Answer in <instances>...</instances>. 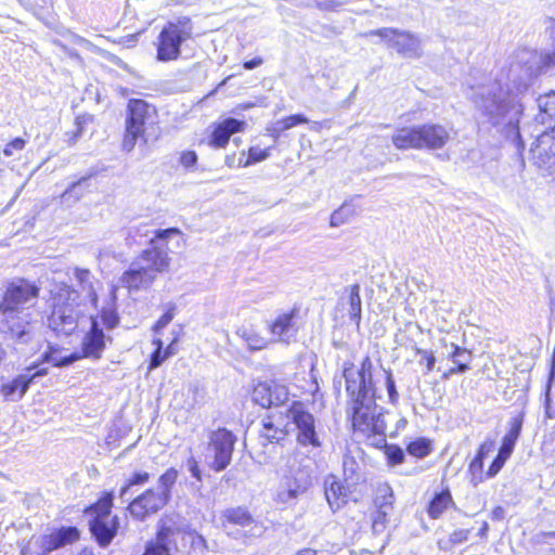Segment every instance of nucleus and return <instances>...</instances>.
I'll return each instance as SVG.
<instances>
[{"mask_svg":"<svg viewBox=\"0 0 555 555\" xmlns=\"http://www.w3.org/2000/svg\"><path fill=\"white\" fill-rule=\"evenodd\" d=\"M453 504V500L449 490H444L434 496L428 506V515L437 519L441 514Z\"/></svg>","mask_w":555,"mask_h":555,"instance_id":"nucleus-36","label":"nucleus"},{"mask_svg":"<svg viewBox=\"0 0 555 555\" xmlns=\"http://www.w3.org/2000/svg\"><path fill=\"white\" fill-rule=\"evenodd\" d=\"M168 503L169 500L164 494L155 488H150L129 503L128 511L133 518L142 521L147 516L156 514Z\"/></svg>","mask_w":555,"mask_h":555,"instance_id":"nucleus-14","label":"nucleus"},{"mask_svg":"<svg viewBox=\"0 0 555 555\" xmlns=\"http://www.w3.org/2000/svg\"><path fill=\"white\" fill-rule=\"evenodd\" d=\"M391 141L398 150H421L418 125L397 129Z\"/></svg>","mask_w":555,"mask_h":555,"instance_id":"nucleus-27","label":"nucleus"},{"mask_svg":"<svg viewBox=\"0 0 555 555\" xmlns=\"http://www.w3.org/2000/svg\"><path fill=\"white\" fill-rule=\"evenodd\" d=\"M78 297V293L66 285L53 297V310L48 322L49 327L57 335L68 336L77 328Z\"/></svg>","mask_w":555,"mask_h":555,"instance_id":"nucleus-5","label":"nucleus"},{"mask_svg":"<svg viewBox=\"0 0 555 555\" xmlns=\"http://www.w3.org/2000/svg\"><path fill=\"white\" fill-rule=\"evenodd\" d=\"M392 509H376L372 518V530L374 533H382L388 522Z\"/></svg>","mask_w":555,"mask_h":555,"instance_id":"nucleus-46","label":"nucleus"},{"mask_svg":"<svg viewBox=\"0 0 555 555\" xmlns=\"http://www.w3.org/2000/svg\"><path fill=\"white\" fill-rule=\"evenodd\" d=\"M377 413H380V406L374 402V399L359 405H352L353 427L364 434H373V423L376 415H378Z\"/></svg>","mask_w":555,"mask_h":555,"instance_id":"nucleus-22","label":"nucleus"},{"mask_svg":"<svg viewBox=\"0 0 555 555\" xmlns=\"http://www.w3.org/2000/svg\"><path fill=\"white\" fill-rule=\"evenodd\" d=\"M236 437L227 428H219L209 435L208 452L212 454L210 467L216 472L224 470L232 461Z\"/></svg>","mask_w":555,"mask_h":555,"instance_id":"nucleus-11","label":"nucleus"},{"mask_svg":"<svg viewBox=\"0 0 555 555\" xmlns=\"http://www.w3.org/2000/svg\"><path fill=\"white\" fill-rule=\"evenodd\" d=\"M175 317V307L169 308L155 323L154 331L159 333L164 327H166Z\"/></svg>","mask_w":555,"mask_h":555,"instance_id":"nucleus-55","label":"nucleus"},{"mask_svg":"<svg viewBox=\"0 0 555 555\" xmlns=\"http://www.w3.org/2000/svg\"><path fill=\"white\" fill-rule=\"evenodd\" d=\"M385 453H386L389 464H391V465H398L404 461V452L398 446H395V444L386 446Z\"/></svg>","mask_w":555,"mask_h":555,"instance_id":"nucleus-48","label":"nucleus"},{"mask_svg":"<svg viewBox=\"0 0 555 555\" xmlns=\"http://www.w3.org/2000/svg\"><path fill=\"white\" fill-rule=\"evenodd\" d=\"M376 418L373 423V434L378 436V442H385L387 422L385 420L384 409L380 406V413H377Z\"/></svg>","mask_w":555,"mask_h":555,"instance_id":"nucleus-47","label":"nucleus"},{"mask_svg":"<svg viewBox=\"0 0 555 555\" xmlns=\"http://www.w3.org/2000/svg\"><path fill=\"white\" fill-rule=\"evenodd\" d=\"M414 351L417 356L422 357V359L420 361L421 363H422V361H425L427 372H431L435 369V364H436V358H435L434 353L431 351H428V350H425V349H422L418 347H415Z\"/></svg>","mask_w":555,"mask_h":555,"instance_id":"nucleus-53","label":"nucleus"},{"mask_svg":"<svg viewBox=\"0 0 555 555\" xmlns=\"http://www.w3.org/2000/svg\"><path fill=\"white\" fill-rule=\"evenodd\" d=\"M251 398L262 408L280 406L288 400V389L274 380L260 382L254 387Z\"/></svg>","mask_w":555,"mask_h":555,"instance_id":"nucleus-16","label":"nucleus"},{"mask_svg":"<svg viewBox=\"0 0 555 555\" xmlns=\"http://www.w3.org/2000/svg\"><path fill=\"white\" fill-rule=\"evenodd\" d=\"M106 340H111V338L106 337L98 322L92 320L91 327L86 333L81 341V359L89 358L99 360L106 347Z\"/></svg>","mask_w":555,"mask_h":555,"instance_id":"nucleus-18","label":"nucleus"},{"mask_svg":"<svg viewBox=\"0 0 555 555\" xmlns=\"http://www.w3.org/2000/svg\"><path fill=\"white\" fill-rule=\"evenodd\" d=\"M178 478V470L175 468L167 469L163 475L159 476L157 481V491L165 495L167 500L171 499V489Z\"/></svg>","mask_w":555,"mask_h":555,"instance_id":"nucleus-38","label":"nucleus"},{"mask_svg":"<svg viewBox=\"0 0 555 555\" xmlns=\"http://www.w3.org/2000/svg\"><path fill=\"white\" fill-rule=\"evenodd\" d=\"M524 423V415L518 414L511 418L509 428L506 435L503 437L502 446L499 451L512 455L516 441L518 440Z\"/></svg>","mask_w":555,"mask_h":555,"instance_id":"nucleus-31","label":"nucleus"},{"mask_svg":"<svg viewBox=\"0 0 555 555\" xmlns=\"http://www.w3.org/2000/svg\"><path fill=\"white\" fill-rule=\"evenodd\" d=\"M406 451L415 457H425L431 451L430 441L425 438L416 439L408 444Z\"/></svg>","mask_w":555,"mask_h":555,"instance_id":"nucleus-44","label":"nucleus"},{"mask_svg":"<svg viewBox=\"0 0 555 555\" xmlns=\"http://www.w3.org/2000/svg\"><path fill=\"white\" fill-rule=\"evenodd\" d=\"M55 0H33L31 4L35 9V14L40 15L44 11H48L53 8Z\"/></svg>","mask_w":555,"mask_h":555,"instance_id":"nucleus-60","label":"nucleus"},{"mask_svg":"<svg viewBox=\"0 0 555 555\" xmlns=\"http://www.w3.org/2000/svg\"><path fill=\"white\" fill-rule=\"evenodd\" d=\"M353 214L354 209L351 205L343 204L338 209H336L332 214L330 221L331 227L336 228L348 222Z\"/></svg>","mask_w":555,"mask_h":555,"instance_id":"nucleus-45","label":"nucleus"},{"mask_svg":"<svg viewBox=\"0 0 555 555\" xmlns=\"http://www.w3.org/2000/svg\"><path fill=\"white\" fill-rule=\"evenodd\" d=\"M349 317L359 328L361 323L362 301L360 296V285L353 284L348 289Z\"/></svg>","mask_w":555,"mask_h":555,"instance_id":"nucleus-33","label":"nucleus"},{"mask_svg":"<svg viewBox=\"0 0 555 555\" xmlns=\"http://www.w3.org/2000/svg\"><path fill=\"white\" fill-rule=\"evenodd\" d=\"M114 501V493L104 492L103 495L92 505L89 506L88 512L93 514L92 518H108Z\"/></svg>","mask_w":555,"mask_h":555,"instance_id":"nucleus-35","label":"nucleus"},{"mask_svg":"<svg viewBox=\"0 0 555 555\" xmlns=\"http://www.w3.org/2000/svg\"><path fill=\"white\" fill-rule=\"evenodd\" d=\"M344 2L338 0L317 1V7L322 11H336Z\"/></svg>","mask_w":555,"mask_h":555,"instance_id":"nucleus-62","label":"nucleus"},{"mask_svg":"<svg viewBox=\"0 0 555 555\" xmlns=\"http://www.w3.org/2000/svg\"><path fill=\"white\" fill-rule=\"evenodd\" d=\"M262 429L260 430V437L266 439L270 443H279L288 434V421L287 414L271 413L264 416L261 421Z\"/></svg>","mask_w":555,"mask_h":555,"instance_id":"nucleus-21","label":"nucleus"},{"mask_svg":"<svg viewBox=\"0 0 555 555\" xmlns=\"http://www.w3.org/2000/svg\"><path fill=\"white\" fill-rule=\"evenodd\" d=\"M374 505L376 509H393V492L388 485L377 488Z\"/></svg>","mask_w":555,"mask_h":555,"instance_id":"nucleus-40","label":"nucleus"},{"mask_svg":"<svg viewBox=\"0 0 555 555\" xmlns=\"http://www.w3.org/2000/svg\"><path fill=\"white\" fill-rule=\"evenodd\" d=\"M287 421H291L295 426L298 444L311 448L321 447V440L315 430V418L302 402L295 401L292 403L291 408L287 409Z\"/></svg>","mask_w":555,"mask_h":555,"instance_id":"nucleus-9","label":"nucleus"},{"mask_svg":"<svg viewBox=\"0 0 555 555\" xmlns=\"http://www.w3.org/2000/svg\"><path fill=\"white\" fill-rule=\"evenodd\" d=\"M102 321L107 328H114L118 324L119 318L115 310L108 309L102 311Z\"/></svg>","mask_w":555,"mask_h":555,"instance_id":"nucleus-57","label":"nucleus"},{"mask_svg":"<svg viewBox=\"0 0 555 555\" xmlns=\"http://www.w3.org/2000/svg\"><path fill=\"white\" fill-rule=\"evenodd\" d=\"M169 529H162L155 542H150L143 555H169V550L166 544Z\"/></svg>","mask_w":555,"mask_h":555,"instance_id":"nucleus-41","label":"nucleus"},{"mask_svg":"<svg viewBox=\"0 0 555 555\" xmlns=\"http://www.w3.org/2000/svg\"><path fill=\"white\" fill-rule=\"evenodd\" d=\"M509 457V455L499 451L495 459L492 461L489 469L486 473L487 478L494 477L504 466L506 460Z\"/></svg>","mask_w":555,"mask_h":555,"instance_id":"nucleus-50","label":"nucleus"},{"mask_svg":"<svg viewBox=\"0 0 555 555\" xmlns=\"http://www.w3.org/2000/svg\"><path fill=\"white\" fill-rule=\"evenodd\" d=\"M160 230H153L152 225L145 222L131 225L125 230L126 245L132 247L134 245H142L145 242H149L151 245V238Z\"/></svg>","mask_w":555,"mask_h":555,"instance_id":"nucleus-29","label":"nucleus"},{"mask_svg":"<svg viewBox=\"0 0 555 555\" xmlns=\"http://www.w3.org/2000/svg\"><path fill=\"white\" fill-rule=\"evenodd\" d=\"M534 165L545 172H555V126L540 134L531 147Z\"/></svg>","mask_w":555,"mask_h":555,"instance_id":"nucleus-15","label":"nucleus"},{"mask_svg":"<svg viewBox=\"0 0 555 555\" xmlns=\"http://www.w3.org/2000/svg\"><path fill=\"white\" fill-rule=\"evenodd\" d=\"M25 144L26 142L24 139L16 138L5 145V147L3 149V154L7 157H11L14 155L15 151H22L25 147Z\"/></svg>","mask_w":555,"mask_h":555,"instance_id":"nucleus-56","label":"nucleus"},{"mask_svg":"<svg viewBox=\"0 0 555 555\" xmlns=\"http://www.w3.org/2000/svg\"><path fill=\"white\" fill-rule=\"evenodd\" d=\"M171 356V352L169 350H165V352L163 353V350H154L152 356H151V360H150V364H149V372L155 370L156 367L160 366L162 363Z\"/></svg>","mask_w":555,"mask_h":555,"instance_id":"nucleus-52","label":"nucleus"},{"mask_svg":"<svg viewBox=\"0 0 555 555\" xmlns=\"http://www.w3.org/2000/svg\"><path fill=\"white\" fill-rule=\"evenodd\" d=\"M223 518L234 526H238L236 532H231L230 534L243 535L244 538H259L263 534L266 528L264 526L255 519L251 514L245 507H232L228 508L223 512Z\"/></svg>","mask_w":555,"mask_h":555,"instance_id":"nucleus-13","label":"nucleus"},{"mask_svg":"<svg viewBox=\"0 0 555 555\" xmlns=\"http://www.w3.org/2000/svg\"><path fill=\"white\" fill-rule=\"evenodd\" d=\"M237 334L245 340L250 350H261L267 347L268 341L254 330L242 327Z\"/></svg>","mask_w":555,"mask_h":555,"instance_id":"nucleus-39","label":"nucleus"},{"mask_svg":"<svg viewBox=\"0 0 555 555\" xmlns=\"http://www.w3.org/2000/svg\"><path fill=\"white\" fill-rule=\"evenodd\" d=\"M246 122L232 117L224 119L212 131L210 144L215 147H224L233 133L243 131Z\"/></svg>","mask_w":555,"mask_h":555,"instance_id":"nucleus-26","label":"nucleus"},{"mask_svg":"<svg viewBox=\"0 0 555 555\" xmlns=\"http://www.w3.org/2000/svg\"><path fill=\"white\" fill-rule=\"evenodd\" d=\"M197 162V155L194 151H185L180 156V163L185 168L193 167Z\"/></svg>","mask_w":555,"mask_h":555,"instance_id":"nucleus-61","label":"nucleus"},{"mask_svg":"<svg viewBox=\"0 0 555 555\" xmlns=\"http://www.w3.org/2000/svg\"><path fill=\"white\" fill-rule=\"evenodd\" d=\"M39 293L35 283L20 279L9 283L0 297V335L23 356H33L42 348L33 311Z\"/></svg>","mask_w":555,"mask_h":555,"instance_id":"nucleus-1","label":"nucleus"},{"mask_svg":"<svg viewBox=\"0 0 555 555\" xmlns=\"http://www.w3.org/2000/svg\"><path fill=\"white\" fill-rule=\"evenodd\" d=\"M373 363L370 357H365L360 369H356L351 362L344 363V378L346 390L352 401V405H359L375 396V383L373 380Z\"/></svg>","mask_w":555,"mask_h":555,"instance_id":"nucleus-6","label":"nucleus"},{"mask_svg":"<svg viewBox=\"0 0 555 555\" xmlns=\"http://www.w3.org/2000/svg\"><path fill=\"white\" fill-rule=\"evenodd\" d=\"M310 485L307 478L301 476H286L280 483L276 500L283 504H289L305 493Z\"/></svg>","mask_w":555,"mask_h":555,"instance_id":"nucleus-24","label":"nucleus"},{"mask_svg":"<svg viewBox=\"0 0 555 555\" xmlns=\"http://www.w3.org/2000/svg\"><path fill=\"white\" fill-rule=\"evenodd\" d=\"M151 475L147 472H134L128 479L127 483L120 489L119 498L127 501V493L133 486H142L150 480Z\"/></svg>","mask_w":555,"mask_h":555,"instance_id":"nucleus-43","label":"nucleus"},{"mask_svg":"<svg viewBox=\"0 0 555 555\" xmlns=\"http://www.w3.org/2000/svg\"><path fill=\"white\" fill-rule=\"evenodd\" d=\"M386 389L389 398V402L396 404L399 400V393L396 388V383L390 371L384 370Z\"/></svg>","mask_w":555,"mask_h":555,"instance_id":"nucleus-49","label":"nucleus"},{"mask_svg":"<svg viewBox=\"0 0 555 555\" xmlns=\"http://www.w3.org/2000/svg\"><path fill=\"white\" fill-rule=\"evenodd\" d=\"M472 91L470 100L479 117L505 131L516 142L518 150L524 149L518 127L524 107L518 96L499 79L472 88Z\"/></svg>","mask_w":555,"mask_h":555,"instance_id":"nucleus-2","label":"nucleus"},{"mask_svg":"<svg viewBox=\"0 0 555 555\" xmlns=\"http://www.w3.org/2000/svg\"><path fill=\"white\" fill-rule=\"evenodd\" d=\"M421 150H440L451 139V130L440 124L418 125Z\"/></svg>","mask_w":555,"mask_h":555,"instance_id":"nucleus-19","label":"nucleus"},{"mask_svg":"<svg viewBox=\"0 0 555 555\" xmlns=\"http://www.w3.org/2000/svg\"><path fill=\"white\" fill-rule=\"evenodd\" d=\"M269 155V149L262 150L258 146H253L249 149L247 164L264 160Z\"/></svg>","mask_w":555,"mask_h":555,"instance_id":"nucleus-54","label":"nucleus"},{"mask_svg":"<svg viewBox=\"0 0 555 555\" xmlns=\"http://www.w3.org/2000/svg\"><path fill=\"white\" fill-rule=\"evenodd\" d=\"M186 465H188V468H189V472L191 473V475L196 480L202 481V473H201V469L198 467L197 461L193 456H191L188 460Z\"/></svg>","mask_w":555,"mask_h":555,"instance_id":"nucleus-63","label":"nucleus"},{"mask_svg":"<svg viewBox=\"0 0 555 555\" xmlns=\"http://www.w3.org/2000/svg\"><path fill=\"white\" fill-rule=\"evenodd\" d=\"M119 517L113 516L111 519L91 518L89 520V530L100 547H107L117 534L119 529Z\"/></svg>","mask_w":555,"mask_h":555,"instance_id":"nucleus-20","label":"nucleus"},{"mask_svg":"<svg viewBox=\"0 0 555 555\" xmlns=\"http://www.w3.org/2000/svg\"><path fill=\"white\" fill-rule=\"evenodd\" d=\"M61 353L62 349L60 347L49 345L48 349L42 353L41 359L36 363L39 364V369H42V363H51L56 367H65L81 359L80 352L77 351L66 356H62Z\"/></svg>","mask_w":555,"mask_h":555,"instance_id":"nucleus-28","label":"nucleus"},{"mask_svg":"<svg viewBox=\"0 0 555 555\" xmlns=\"http://www.w3.org/2000/svg\"><path fill=\"white\" fill-rule=\"evenodd\" d=\"M173 238H177V247H180L183 233L178 228L157 231L151 238V247L142 250L120 276L121 285L130 292L150 288L157 275L166 272L170 267L168 243Z\"/></svg>","mask_w":555,"mask_h":555,"instance_id":"nucleus-3","label":"nucleus"},{"mask_svg":"<svg viewBox=\"0 0 555 555\" xmlns=\"http://www.w3.org/2000/svg\"><path fill=\"white\" fill-rule=\"evenodd\" d=\"M79 537L80 533L76 527H62L48 535H43L41 541L43 555L76 542Z\"/></svg>","mask_w":555,"mask_h":555,"instance_id":"nucleus-25","label":"nucleus"},{"mask_svg":"<svg viewBox=\"0 0 555 555\" xmlns=\"http://www.w3.org/2000/svg\"><path fill=\"white\" fill-rule=\"evenodd\" d=\"M494 449V440L487 439L485 440L477 451V454L474 459H479V461L483 462V460L488 456V454Z\"/></svg>","mask_w":555,"mask_h":555,"instance_id":"nucleus-58","label":"nucleus"},{"mask_svg":"<svg viewBox=\"0 0 555 555\" xmlns=\"http://www.w3.org/2000/svg\"><path fill=\"white\" fill-rule=\"evenodd\" d=\"M74 274L82 292L86 293V296L91 301H94L96 299V294L93 287L94 276L92 275V273L88 269L76 268Z\"/></svg>","mask_w":555,"mask_h":555,"instance_id":"nucleus-37","label":"nucleus"},{"mask_svg":"<svg viewBox=\"0 0 555 555\" xmlns=\"http://www.w3.org/2000/svg\"><path fill=\"white\" fill-rule=\"evenodd\" d=\"M156 114L155 107L144 100L132 99L127 106L126 132L122 149L131 152L138 140L143 139L146 125L153 122Z\"/></svg>","mask_w":555,"mask_h":555,"instance_id":"nucleus-8","label":"nucleus"},{"mask_svg":"<svg viewBox=\"0 0 555 555\" xmlns=\"http://www.w3.org/2000/svg\"><path fill=\"white\" fill-rule=\"evenodd\" d=\"M49 373L48 369H39L38 363H31L26 366L22 374L16 375L12 380L1 385L0 393L5 401L17 402L28 391L30 384L41 376Z\"/></svg>","mask_w":555,"mask_h":555,"instance_id":"nucleus-12","label":"nucleus"},{"mask_svg":"<svg viewBox=\"0 0 555 555\" xmlns=\"http://www.w3.org/2000/svg\"><path fill=\"white\" fill-rule=\"evenodd\" d=\"M309 119L302 114L291 115L286 118L280 119V125H282V129L288 130L297 125L308 124Z\"/></svg>","mask_w":555,"mask_h":555,"instance_id":"nucleus-51","label":"nucleus"},{"mask_svg":"<svg viewBox=\"0 0 555 555\" xmlns=\"http://www.w3.org/2000/svg\"><path fill=\"white\" fill-rule=\"evenodd\" d=\"M367 35L380 37L389 48L395 49L404 57L417 59L423 54L421 39L409 31L397 28H379L371 30Z\"/></svg>","mask_w":555,"mask_h":555,"instance_id":"nucleus-10","label":"nucleus"},{"mask_svg":"<svg viewBox=\"0 0 555 555\" xmlns=\"http://www.w3.org/2000/svg\"><path fill=\"white\" fill-rule=\"evenodd\" d=\"M343 472L345 482L351 486H357L361 480H363V475L361 473L360 463L350 454H345L343 459Z\"/></svg>","mask_w":555,"mask_h":555,"instance_id":"nucleus-32","label":"nucleus"},{"mask_svg":"<svg viewBox=\"0 0 555 555\" xmlns=\"http://www.w3.org/2000/svg\"><path fill=\"white\" fill-rule=\"evenodd\" d=\"M553 44L552 52L542 53L530 49L517 51L507 77L516 92L526 91L541 74L555 67V36Z\"/></svg>","mask_w":555,"mask_h":555,"instance_id":"nucleus-4","label":"nucleus"},{"mask_svg":"<svg viewBox=\"0 0 555 555\" xmlns=\"http://www.w3.org/2000/svg\"><path fill=\"white\" fill-rule=\"evenodd\" d=\"M299 309L293 308L289 311L279 313L275 319L269 323L268 328L272 336L279 341L288 344L298 333Z\"/></svg>","mask_w":555,"mask_h":555,"instance_id":"nucleus-17","label":"nucleus"},{"mask_svg":"<svg viewBox=\"0 0 555 555\" xmlns=\"http://www.w3.org/2000/svg\"><path fill=\"white\" fill-rule=\"evenodd\" d=\"M467 474L469 476V482L473 487H478L487 478L483 473V462L479 459H473L468 465Z\"/></svg>","mask_w":555,"mask_h":555,"instance_id":"nucleus-42","label":"nucleus"},{"mask_svg":"<svg viewBox=\"0 0 555 555\" xmlns=\"http://www.w3.org/2000/svg\"><path fill=\"white\" fill-rule=\"evenodd\" d=\"M470 530L468 529H459L450 534L449 543L450 545H455L465 542L468 539Z\"/></svg>","mask_w":555,"mask_h":555,"instance_id":"nucleus-59","label":"nucleus"},{"mask_svg":"<svg viewBox=\"0 0 555 555\" xmlns=\"http://www.w3.org/2000/svg\"><path fill=\"white\" fill-rule=\"evenodd\" d=\"M90 179L83 177L76 182H73L62 194L61 204L67 207L73 206L79 202L90 191Z\"/></svg>","mask_w":555,"mask_h":555,"instance_id":"nucleus-30","label":"nucleus"},{"mask_svg":"<svg viewBox=\"0 0 555 555\" xmlns=\"http://www.w3.org/2000/svg\"><path fill=\"white\" fill-rule=\"evenodd\" d=\"M352 486L343 483L336 476L330 475L324 480V494L333 512L341 508L347 503Z\"/></svg>","mask_w":555,"mask_h":555,"instance_id":"nucleus-23","label":"nucleus"},{"mask_svg":"<svg viewBox=\"0 0 555 555\" xmlns=\"http://www.w3.org/2000/svg\"><path fill=\"white\" fill-rule=\"evenodd\" d=\"M448 351V359L451 360L456 365H464L465 371L470 370V362L473 361V353L466 348L460 347L459 345L451 343L450 345H444Z\"/></svg>","mask_w":555,"mask_h":555,"instance_id":"nucleus-34","label":"nucleus"},{"mask_svg":"<svg viewBox=\"0 0 555 555\" xmlns=\"http://www.w3.org/2000/svg\"><path fill=\"white\" fill-rule=\"evenodd\" d=\"M93 121V116L91 115H80L76 118L77 133L76 137L80 135L85 125H88Z\"/></svg>","mask_w":555,"mask_h":555,"instance_id":"nucleus-64","label":"nucleus"},{"mask_svg":"<svg viewBox=\"0 0 555 555\" xmlns=\"http://www.w3.org/2000/svg\"><path fill=\"white\" fill-rule=\"evenodd\" d=\"M192 36V24L189 17L177 22H168L157 37L156 59L159 62L176 61L181 55V46Z\"/></svg>","mask_w":555,"mask_h":555,"instance_id":"nucleus-7","label":"nucleus"}]
</instances>
